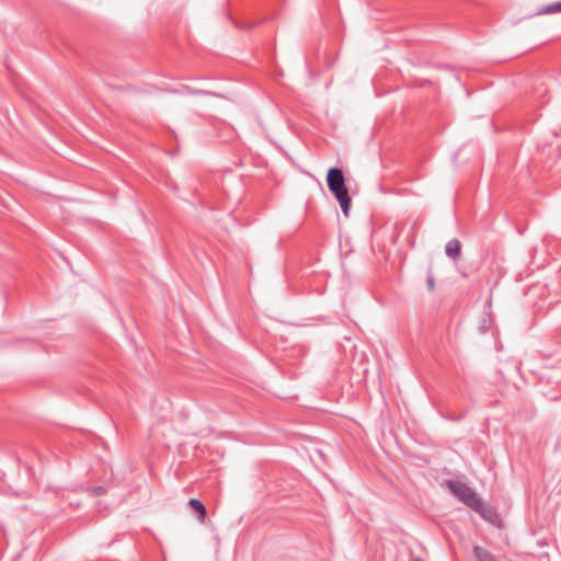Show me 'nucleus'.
<instances>
[{
  "instance_id": "1",
  "label": "nucleus",
  "mask_w": 561,
  "mask_h": 561,
  "mask_svg": "<svg viewBox=\"0 0 561 561\" xmlns=\"http://www.w3.org/2000/svg\"><path fill=\"white\" fill-rule=\"evenodd\" d=\"M444 484L455 497H457L472 511L479 515L485 514V504L483 503L482 499L466 483L456 480H446Z\"/></svg>"
},
{
  "instance_id": "2",
  "label": "nucleus",
  "mask_w": 561,
  "mask_h": 561,
  "mask_svg": "<svg viewBox=\"0 0 561 561\" xmlns=\"http://www.w3.org/2000/svg\"><path fill=\"white\" fill-rule=\"evenodd\" d=\"M327 184L330 192L339 202L343 214L347 216L351 207V197L345 184L343 171L337 167L330 168L327 174Z\"/></svg>"
},
{
  "instance_id": "3",
  "label": "nucleus",
  "mask_w": 561,
  "mask_h": 561,
  "mask_svg": "<svg viewBox=\"0 0 561 561\" xmlns=\"http://www.w3.org/2000/svg\"><path fill=\"white\" fill-rule=\"evenodd\" d=\"M446 255L451 260H457L461 253V243L458 239H451L445 248Z\"/></svg>"
},
{
  "instance_id": "4",
  "label": "nucleus",
  "mask_w": 561,
  "mask_h": 561,
  "mask_svg": "<svg viewBox=\"0 0 561 561\" xmlns=\"http://www.w3.org/2000/svg\"><path fill=\"white\" fill-rule=\"evenodd\" d=\"M190 507L198 514V518L204 520L206 518V507L204 503L198 499H191L188 501Z\"/></svg>"
},
{
  "instance_id": "5",
  "label": "nucleus",
  "mask_w": 561,
  "mask_h": 561,
  "mask_svg": "<svg viewBox=\"0 0 561 561\" xmlns=\"http://www.w3.org/2000/svg\"><path fill=\"white\" fill-rule=\"evenodd\" d=\"M473 552L479 561H495L494 556L480 546H474Z\"/></svg>"
},
{
  "instance_id": "6",
  "label": "nucleus",
  "mask_w": 561,
  "mask_h": 561,
  "mask_svg": "<svg viewBox=\"0 0 561 561\" xmlns=\"http://www.w3.org/2000/svg\"><path fill=\"white\" fill-rule=\"evenodd\" d=\"M561 12V1L546 5L540 10V13L550 14Z\"/></svg>"
},
{
  "instance_id": "7",
  "label": "nucleus",
  "mask_w": 561,
  "mask_h": 561,
  "mask_svg": "<svg viewBox=\"0 0 561 561\" xmlns=\"http://www.w3.org/2000/svg\"><path fill=\"white\" fill-rule=\"evenodd\" d=\"M105 493H106V489L104 486H102V485L95 486V488L91 489V494L93 496H100V495H103Z\"/></svg>"
},
{
  "instance_id": "8",
  "label": "nucleus",
  "mask_w": 561,
  "mask_h": 561,
  "mask_svg": "<svg viewBox=\"0 0 561 561\" xmlns=\"http://www.w3.org/2000/svg\"><path fill=\"white\" fill-rule=\"evenodd\" d=\"M427 286L430 290H433L435 287V279L432 275H428L427 277Z\"/></svg>"
},
{
  "instance_id": "9",
  "label": "nucleus",
  "mask_w": 561,
  "mask_h": 561,
  "mask_svg": "<svg viewBox=\"0 0 561 561\" xmlns=\"http://www.w3.org/2000/svg\"><path fill=\"white\" fill-rule=\"evenodd\" d=\"M493 514L492 510L485 506V514L480 515L485 520H491V515Z\"/></svg>"
},
{
  "instance_id": "10",
  "label": "nucleus",
  "mask_w": 561,
  "mask_h": 561,
  "mask_svg": "<svg viewBox=\"0 0 561 561\" xmlns=\"http://www.w3.org/2000/svg\"><path fill=\"white\" fill-rule=\"evenodd\" d=\"M480 330H481L482 333L488 332L489 327L485 324V322L481 325Z\"/></svg>"
},
{
  "instance_id": "11",
  "label": "nucleus",
  "mask_w": 561,
  "mask_h": 561,
  "mask_svg": "<svg viewBox=\"0 0 561 561\" xmlns=\"http://www.w3.org/2000/svg\"><path fill=\"white\" fill-rule=\"evenodd\" d=\"M413 561H422V559L417 558V559H414Z\"/></svg>"
}]
</instances>
